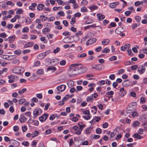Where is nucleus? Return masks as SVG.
I'll return each mask as SVG.
<instances>
[{
  "label": "nucleus",
  "instance_id": "4c0bfd02",
  "mask_svg": "<svg viewBox=\"0 0 147 147\" xmlns=\"http://www.w3.org/2000/svg\"><path fill=\"white\" fill-rule=\"evenodd\" d=\"M81 11L83 12H86L88 11V9L86 7L84 6L81 8Z\"/></svg>",
  "mask_w": 147,
  "mask_h": 147
},
{
  "label": "nucleus",
  "instance_id": "0e129e2a",
  "mask_svg": "<svg viewBox=\"0 0 147 147\" xmlns=\"http://www.w3.org/2000/svg\"><path fill=\"white\" fill-rule=\"evenodd\" d=\"M6 4L7 5H11L12 6H13L14 5V4L11 1H9L6 2Z\"/></svg>",
  "mask_w": 147,
  "mask_h": 147
},
{
  "label": "nucleus",
  "instance_id": "58836bf2",
  "mask_svg": "<svg viewBox=\"0 0 147 147\" xmlns=\"http://www.w3.org/2000/svg\"><path fill=\"white\" fill-rule=\"evenodd\" d=\"M134 136L135 138L138 139H141L143 138L142 137H141L140 135L138 134H134Z\"/></svg>",
  "mask_w": 147,
  "mask_h": 147
},
{
  "label": "nucleus",
  "instance_id": "3c124183",
  "mask_svg": "<svg viewBox=\"0 0 147 147\" xmlns=\"http://www.w3.org/2000/svg\"><path fill=\"white\" fill-rule=\"evenodd\" d=\"M83 89V87L81 86H77L76 87L77 90L76 91V92H77L78 91H80L82 90Z\"/></svg>",
  "mask_w": 147,
  "mask_h": 147
},
{
  "label": "nucleus",
  "instance_id": "a19ab883",
  "mask_svg": "<svg viewBox=\"0 0 147 147\" xmlns=\"http://www.w3.org/2000/svg\"><path fill=\"white\" fill-rule=\"evenodd\" d=\"M135 20L137 21L138 22H139L141 21V17L138 16H136L135 17Z\"/></svg>",
  "mask_w": 147,
  "mask_h": 147
},
{
  "label": "nucleus",
  "instance_id": "69168bd1",
  "mask_svg": "<svg viewBox=\"0 0 147 147\" xmlns=\"http://www.w3.org/2000/svg\"><path fill=\"white\" fill-rule=\"evenodd\" d=\"M76 19L74 17H73L71 18V20L70 22V23L72 24H74L76 22Z\"/></svg>",
  "mask_w": 147,
  "mask_h": 147
},
{
  "label": "nucleus",
  "instance_id": "37998d69",
  "mask_svg": "<svg viewBox=\"0 0 147 147\" xmlns=\"http://www.w3.org/2000/svg\"><path fill=\"white\" fill-rule=\"evenodd\" d=\"M23 12V10L21 9H18L16 12V14H20Z\"/></svg>",
  "mask_w": 147,
  "mask_h": 147
},
{
  "label": "nucleus",
  "instance_id": "4468645a",
  "mask_svg": "<svg viewBox=\"0 0 147 147\" xmlns=\"http://www.w3.org/2000/svg\"><path fill=\"white\" fill-rule=\"evenodd\" d=\"M20 121L22 123H24L27 120V119L23 115H21L19 119Z\"/></svg>",
  "mask_w": 147,
  "mask_h": 147
},
{
  "label": "nucleus",
  "instance_id": "a18cd8bd",
  "mask_svg": "<svg viewBox=\"0 0 147 147\" xmlns=\"http://www.w3.org/2000/svg\"><path fill=\"white\" fill-rule=\"evenodd\" d=\"M7 36V34L5 32L1 33L0 34V37L3 38H5Z\"/></svg>",
  "mask_w": 147,
  "mask_h": 147
},
{
  "label": "nucleus",
  "instance_id": "1a4fd4ad",
  "mask_svg": "<svg viewBox=\"0 0 147 147\" xmlns=\"http://www.w3.org/2000/svg\"><path fill=\"white\" fill-rule=\"evenodd\" d=\"M130 44L126 43L125 45L121 47V50L122 51H124L126 50H128L130 47Z\"/></svg>",
  "mask_w": 147,
  "mask_h": 147
},
{
  "label": "nucleus",
  "instance_id": "6ab92c4d",
  "mask_svg": "<svg viewBox=\"0 0 147 147\" xmlns=\"http://www.w3.org/2000/svg\"><path fill=\"white\" fill-rule=\"evenodd\" d=\"M9 80V82L10 83H12L15 80L14 78V76L12 75H11L9 76L8 77Z\"/></svg>",
  "mask_w": 147,
  "mask_h": 147
},
{
  "label": "nucleus",
  "instance_id": "774afa93",
  "mask_svg": "<svg viewBox=\"0 0 147 147\" xmlns=\"http://www.w3.org/2000/svg\"><path fill=\"white\" fill-rule=\"evenodd\" d=\"M60 51V48L58 47L56 48V49L53 50V52L55 53H56Z\"/></svg>",
  "mask_w": 147,
  "mask_h": 147
},
{
  "label": "nucleus",
  "instance_id": "2f4dec72",
  "mask_svg": "<svg viewBox=\"0 0 147 147\" xmlns=\"http://www.w3.org/2000/svg\"><path fill=\"white\" fill-rule=\"evenodd\" d=\"M110 49L108 48H105L102 51V52L104 53H108L110 52Z\"/></svg>",
  "mask_w": 147,
  "mask_h": 147
},
{
  "label": "nucleus",
  "instance_id": "603ef678",
  "mask_svg": "<svg viewBox=\"0 0 147 147\" xmlns=\"http://www.w3.org/2000/svg\"><path fill=\"white\" fill-rule=\"evenodd\" d=\"M102 131L101 129L99 128H97L96 130V133L98 134H101L102 133Z\"/></svg>",
  "mask_w": 147,
  "mask_h": 147
},
{
  "label": "nucleus",
  "instance_id": "aec40b11",
  "mask_svg": "<svg viewBox=\"0 0 147 147\" xmlns=\"http://www.w3.org/2000/svg\"><path fill=\"white\" fill-rule=\"evenodd\" d=\"M37 6V4L36 3H33L31 4V5L29 7L30 9L32 10H35V7Z\"/></svg>",
  "mask_w": 147,
  "mask_h": 147
},
{
  "label": "nucleus",
  "instance_id": "0eeeda50",
  "mask_svg": "<svg viewBox=\"0 0 147 147\" xmlns=\"http://www.w3.org/2000/svg\"><path fill=\"white\" fill-rule=\"evenodd\" d=\"M66 88L65 85L62 84L58 86L57 87V89L58 91L60 92H63L65 90Z\"/></svg>",
  "mask_w": 147,
  "mask_h": 147
},
{
  "label": "nucleus",
  "instance_id": "e433bc0d",
  "mask_svg": "<svg viewBox=\"0 0 147 147\" xmlns=\"http://www.w3.org/2000/svg\"><path fill=\"white\" fill-rule=\"evenodd\" d=\"M87 115V116L84 115L83 116V118L86 120H88L90 119L91 117V115L90 114Z\"/></svg>",
  "mask_w": 147,
  "mask_h": 147
},
{
  "label": "nucleus",
  "instance_id": "49530a36",
  "mask_svg": "<svg viewBox=\"0 0 147 147\" xmlns=\"http://www.w3.org/2000/svg\"><path fill=\"white\" fill-rule=\"evenodd\" d=\"M40 18L42 21H45L46 20L47 18V17L44 16H41Z\"/></svg>",
  "mask_w": 147,
  "mask_h": 147
},
{
  "label": "nucleus",
  "instance_id": "c03bdc74",
  "mask_svg": "<svg viewBox=\"0 0 147 147\" xmlns=\"http://www.w3.org/2000/svg\"><path fill=\"white\" fill-rule=\"evenodd\" d=\"M38 134V131H35L32 133L31 135L33 137H35L37 136Z\"/></svg>",
  "mask_w": 147,
  "mask_h": 147
},
{
  "label": "nucleus",
  "instance_id": "f257e3e1",
  "mask_svg": "<svg viewBox=\"0 0 147 147\" xmlns=\"http://www.w3.org/2000/svg\"><path fill=\"white\" fill-rule=\"evenodd\" d=\"M69 68L71 70H73L74 71H77L76 73H74V75H78L81 74L86 71L87 70L86 67H83L80 63H74L70 65Z\"/></svg>",
  "mask_w": 147,
  "mask_h": 147
},
{
  "label": "nucleus",
  "instance_id": "393cba45",
  "mask_svg": "<svg viewBox=\"0 0 147 147\" xmlns=\"http://www.w3.org/2000/svg\"><path fill=\"white\" fill-rule=\"evenodd\" d=\"M52 62H53L54 63L55 65H56L58 64L59 63V61L58 59L56 58H55L52 59L51 61Z\"/></svg>",
  "mask_w": 147,
  "mask_h": 147
},
{
  "label": "nucleus",
  "instance_id": "a211bd4d",
  "mask_svg": "<svg viewBox=\"0 0 147 147\" xmlns=\"http://www.w3.org/2000/svg\"><path fill=\"white\" fill-rule=\"evenodd\" d=\"M110 42V40L109 39H106L103 40L101 42L102 44L103 45H106L109 44Z\"/></svg>",
  "mask_w": 147,
  "mask_h": 147
},
{
  "label": "nucleus",
  "instance_id": "864d4df0",
  "mask_svg": "<svg viewBox=\"0 0 147 147\" xmlns=\"http://www.w3.org/2000/svg\"><path fill=\"white\" fill-rule=\"evenodd\" d=\"M21 51L20 50H15L14 52V53L17 55H20L21 54Z\"/></svg>",
  "mask_w": 147,
  "mask_h": 147
},
{
  "label": "nucleus",
  "instance_id": "338daca9",
  "mask_svg": "<svg viewBox=\"0 0 147 147\" xmlns=\"http://www.w3.org/2000/svg\"><path fill=\"white\" fill-rule=\"evenodd\" d=\"M138 115L136 111L133 112L132 114V117H134L136 116H138Z\"/></svg>",
  "mask_w": 147,
  "mask_h": 147
},
{
  "label": "nucleus",
  "instance_id": "052dcab7",
  "mask_svg": "<svg viewBox=\"0 0 147 147\" xmlns=\"http://www.w3.org/2000/svg\"><path fill=\"white\" fill-rule=\"evenodd\" d=\"M53 34H47V37L48 39H51L52 38H53Z\"/></svg>",
  "mask_w": 147,
  "mask_h": 147
},
{
  "label": "nucleus",
  "instance_id": "bf43d9fd",
  "mask_svg": "<svg viewBox=\"0 0 147 147\" xmlns=\"http://www.w3.org/2000/svg\"><path fill=\"white\" fill-rule=\"evenodd\" d=\"M131 13V11H127L125 12V14L126 16H128L130 15Z\"/></svg>",
  "mask_w": 147,
  "mask_h": 147
},
{
  "label": "nucleus",
  "instance_id": "f3484780",
  "mask_svg": "<svg viewBox=\"0 0 147 147\" xmlns=\"http://www.w3.org/2000/svg\"><path fill=\"white\" fill-rule=\"evenodd\" d=\"M45 7V5L42 4H39L37 6V9L39 11H41Z\"/></svg>",
  "mask_w": 147,
  "mask_h": 147
},
{
  "label": "nucleus",
  "instance_id": "39448f33",
  "mask_svg": "<svg viewBox=\"0 0 147 147\" xmlns=\"http://www.w3.org/2000/svg\"><path fill=\"white\" fill-rule=\"evenodd\" d=\"M42 113V111L40 108L36 109L34 111L33 114L34 117L39 115Z\"/></svg>",
  "mask_w": 147,
  "mask_h": 147
},
{
  "label": "nucleus",
  "instance_id": "09e8293b",
  "mask_svg": "<svg viewBox=\"0 0 147 147\" xmlns=\"http://www.w3.org/2000/svg\"><path fill=\"white\" fill-rule=\"evenodd\" d=\"M22 31L23 32H27L29 31V29L28 27H26L23 29Z\"/></svg>",
  "mask_w": 147,
  "mask_h": 147
},
{
  "label": "nucleus",
  "instance_id": "dca6fc26",
  "mask_svg": "<svg viewBox=\"0 0 147 147\" xmlns=\"http://www.w3.org/2000/svg\"><path fill=\"white\" fill-rule=\"evenodd\" d=\"M33 42H29L25 44L24 47L25 48L31 47L33 46Z\"/></svg>",
  "mask_w": 147,
  "mask_h": 147
},
{
  "label": "nucleus",
  "instance_id": "4d7b16f0",
  "mask_svg": "<svg viewBox=\"0 0 147 147\" xmlns=\"http://www.w3.org/2000/svg\"><path fill=\"white\" fill-rule=\"evenodd\" d=\"M93 22V20L92 19H89L87 20L86 22V24H90L92 23Z\"/></svg>",
  "mask_w": 147,
  "mask_h": 147
},
{
  "label": "nucleus",
  "instance_id": "8fccbe9b",
  "mask_svg": "<svg viewBox=\"0 0 147 147\" xmlns=\"http://www.w3.org/2000/svg\"><path fill=\"white\" fill-rule=\"evenodd\" d=\"M48 70H52L54 71L56 70V68L55 67H50L47 68Z\"/></svg>",
  "mask_w": 147,
  "mask_h": 147
},
{
  "label": "nucleus",
  "instance_id": "6e6552de",
  "mask_svg": "<svg viewBox=\"0 0 147 147\" xmlns=\"http://www.w3.org/2000/svg\"><path fill=\"white\" fill-rule=\"evenodd\" d=\"M145 66L144 65V66L140 65L139 66L138 68V71L141 74H143L145 71L146 69Z\"/></svg>",
  "mask_w": 147,
  "mask_h": 147
},
{
  "label": "nucleus",
  "instance_id": "b1692460",
  "mask_svg": "<svg viewBox=\"0 0 147 147\" xmlns=\"http://www.w3.org/2000/svg\"><path fill=\"white\" fill-rule=\"evenodd\" d=\"M27 90V89L25 88H24L22 89H20L18 91V93L19 94H21L24 93L25 92H26Z\"/></svg>",
  "mask_w": 147,
  "mask_h": 147
},
{
  "label": "nucleus",
  "instance_id": "423d86ee",
  "mask_svg": "<svg viewBox=\"0 0 147 147\" xmlns=\"http://www.w3.org/2000/svg\"><path fill=\"white\" fill-rule=\"evenodd\" d=\"M48 114L45 113L39 117V120L41 122H45L47 118Z\"/></svg>",
  "mask_w": 147,
  "mask_h": 147
},
{
  "label": "nucleus",
  "instance_id": "c9c22d12",
  "mask_svg": "<svg viewBox=\"0 0 147 147\" xmlns=\"http://www.w3.org/2000/svg\"><path fill=\"white\" fill-rule=\"evenodd\" d=\"M117 6V4L116 2H114L111 3L109 5V6L110 7L113 8Z\"/></svg>",
  "mask_w": 147,
  "mask_h": 147
},
{
  "label": "nucleus",
  "instance_id": "7c9ffc66",
  "mask_svg": "<svg viewBox=\"0 0 147 147\" xmlns=\"http://www.w3.org/2000/svg\"><path fill=\"white\" fill-rule=\"evenodd\" d=\"M40 39L42 42L45 43H47L48 42L47 40L46 39L45 37H41Z\"/></svg>",
  "mask_w": 147,
  "mask_h": 147
},
{
  "label": "nucleus",
  "instance_id": "4be33fe9",
  "mask_svg": "<svg viewBox=\"0 0 147 147\" xmlns=\"http://www.w3.org/2000/svg\"><path fill=\"white\" fill-rule=\"evenodd\" d=\"M88 8L92 11H94L97 9L98 8V7L96 5H91L88 7Z\"/></svg>",
  "mask_w": 147,
  "mask_h": 147
},
{
  "label": "nucleus",
  "instance_id": "5701e85b",
  "mask_svg": "<svg viewBox=\"0 0 147 147\" xmlns=\"http://www.w3.org/2000/svg\"><path fill=\"white\" fill-rule=\"evenodd\" d=\"M78 125L79 126V128L82 131L83 128L86 127V125L83 124L82 123H80L78 124Z\"/></svg>",
  "mask_w": 147,
  "mask_h": 147
},
{
  "label": "nucleus",
  "instance_id": "c85d7f7f",
  "mask_svg": "<svg viewBox=\"0 0 147 147\" xmlns=\"http://www.w3.org/2000/svg\"><path fill=\"white\" fill-rule=\"evenodd\" d=\"M93 100V95L88 96L86 98V101L87 102L92 101Z\"/></svg>",
  "mask_w": 147,
  "mask_h": 147
},
{
  "label": "nucleus",
  "instance_id": "f8f14e48",
  "mask_svg": "<svg viewBox=\"0 0 147 147\" xmlns=\"http://www.w3.org/2000/svg\"><path fill=\"white\" fill-rule=\"evenodd\" d=\"M16 38V37L15 35H13L12 36H9L7 39L6 40H7L8 42L10 43H12L14 41Z\"/></svg>",
  "mask_w": 147,
  "mask_h": 147
},
{
  "label": "nucleus",
  "instance_id": "ddd939ff",
  "mask_svg": "<svg viewBox=\"0 0 147 147\" xmlns=\"http://www.w3.org/2000/svg\"><path fill=\"white\" fill-rule=\"evenodd\" d=\"M96 16L98 18V20L99 21L102 20L105 18L104 15H102V14L100 13H97L96 14Z\"/></svg>",
  "mask_w": 147,
  "mask_h": 147
},
{
  "label": "nucleus",
  "instance_id": "cd10ccee",
  "mask_svg": "<svg viewBox=\"0 0 147 147\" xmlns=\"http://www.w3.org/2000/svg\"><path fill=\"white\" fill-rule=\"evenodd\" d=\"M92 128L90 127L87 128L85 130V134L87 135L89 134L90 133Z\"/></svg>",
  "mask_w": 147,
  "mask_h": 147
},
{
  "label": "nucleus",
  "instance_id": "6e6d98bb",
  "mask_svg": "<svg viewBox=\"0 0 147 147\" xmlns=\"http://www.w3.org/2000/svg\"><path fill=\"white\" fill-rule=\"evenodd\" d=\"M40 64V62L39 61H37L34 63V66L35 67H37L39 66Z\"/></svg>",
  "mask_w": 147,
  "mask_h": 147
},
{
  "label": "nucleus",
  "instance_id": "a878e982",
  "mask_svg": "<svg viewBox=\"0 0 147 147\" xmlns=\"http://www.w3.org/2000/svg\"><path fill=\"white\" fill-rule=\"evenodd\" d=\"M120 91L123 96H124L126 93V91L123 88H121L120 89Z\"/></svg>",
  "mask_w": 147,
  "mask_h": 147
},
{
  "label": "nucleus",
  "instance_id": "e2e57ef3",
  "mask_svg": "<svg viewBox=\"0 0 147 147\" xmlns=\"http://www.w3.org/2000/svg\"><path fill=\"white\" fill-rule=\"evenodd\" d=\"M117 59V57L115 56H112L111 58H109V60L110 61H113L116 60Z\"/></svg>",
  "mask_w": 147,
  "mask_h": 147
},
{
  "label": "nucleus",
  "instance_id": "473e14b6",
  "mask_svg": "<svg viewBox=\"0 0 147 147\" xmlns=\"http://www.w3.org/2000/svg\"><path fill=\"white\" fill-rule=\"evenodd\" d=\"M74 84V83L72 81H70L67 83L68 86L69 88H71L73 86Z\"/></svg>",
  "mask_w": 147,
  "mask_h": 147
},
{
  "label": "nucleus",
  "instance_id": "de8ad7c7",
  "mask_svg": "<svg viewBox=\"0 0 147 147\" xmlns=\"http://www.w3.org/2000/svg\"><path fill=\"white\" fill-rule=\"evenodd\" d=\"M69 97H70V96L69 94H67L62 99L63 100H64L65 101L67 100Z\"/></svg>",
  "mask_w": 147,
  "mask_h": 147
},
{
  "label": "nucleus",
  "instance_id": "f704fd0d",
  "mask_svg": "<svg viewBox=\"0 0 147 147\" xmlns=\"http://www.w3.org/2000/svg\"><path fill=\"white\" fill-rule=\"evenodd\" d=\"M100 119L101 118L100 117L94 116L93 117V120L95 121V122H98Z\"/></svg>",
  "mask_w": 147,
  "mask_h": 147
},
{
  "label": "nucleus",
  "instance_id": "2eb2a0df",
  "mask_svg": "<svg viewBox=\"0 0 147 147\" xmlns=\"http://www.w3.org/2000/svg\"><path fill=\"white\" fill-rule=\"evenodd\" d=\"M95 84L94 83H90L88 85V87L89 88L88 90L90 92L92 91L94 89V87L95 86Z\"/></svg>",
  "mask_w": 147,
  "mask_h": 147
},
{
  "label": "nucleus",
  "instance_id": "f03ea898",
  "mask_svg": "<svg viewBox=\"0 0 147 147\" xmlns=\"http://www.w3.org/2000/svg\"><path fill=\"white\" fill-rule=\"evenodd\" d=\"M24 68L20 66L16 67L12 70L13 73L16 74H20L24 72Z\"/></svg>",
  "mask_w": 147,
  "mask_h": 147
},
{
  "label": "nucleus",
  "instance_id": "79ce46f5",
  "mask_svg": "<svg viewBox=\"0 0 147 147\" xmlns=\"http://www.w3.org/2000/svg\"><path fill=\"white\" fill-rule=\"evenodd\" d=\"M132 108L130 107H127L126 110V112L127 113H131L132 112Z\"/></svg>",
  "mask_w": 147,
  "mask_h": 147
},
{
  "label": "nucleus",
  "instance_id": "412c9836",
  "mask_svg": "<svg viewBox=\"0 0 147 147\" xmlns=\"http://www.w3.org/2000/svg\"><path fill=\"white\" fill-rule=\"evenodd\" d=\"M44 54L43 53L38 54L37 56L38 59L40 60L43 59L45 57Z\"/></svg>",
  "mask_w": 147,
  "mask_h": 147
},
{
  "label": "nucleus",
  "instance_id": "680f3d73",
  "mask_svg": "<svg viewBox=\"0 0 147 147\" xmlns=\"http://www.w3.org/2000/svg\"><path fill=\"white\" fill-rule=\"evenodd\" d=\"M87 55L86 53H84L80 54L78 56L80 58H83L86 57Z\"/></svg>",
  "mask_w": 147,
  "mask_h": 147
},
{
  "label": "nucleus",
  "instance_id": "9b49d317",
  "mask_svg": "<svg viewBox=\"0 0 147 147\" xmlns=\"http://www.w3.org/2000/svg\"><path fill=\"white\" fill-rule=\"evenodd\" d=\"M124 30V29L123 27H119L115 29V32L116 34H119L123 32Z\"/></svg>",
  "mask_w": 147,
  "mask_h": 147
},
{
  "label": "nucleus",
  "instance_id": "c756f323",
  "mask_svg": "<svg viewBox=\"0 0 147 147\" xmlns=\"http://www.w3.org/2000/svg\"><path fill=\"white\" fill-rule=\"evenodd\" d=\"M36 73L39 75L43 74L44 73V71L42 69H39L37 71Z\"/></svg>",
  "mask_w": 147,
  "mask_h": 147
},
{
  "label": "nucleus",
  "instance_id": "5fc2aeb1",
  "mask_svg": "<svg viewBox=\"0 0 147 147\" xmlns=\"http://www.w3.org/2000/svg\"><path fill=\"white\" fill-rule=\"evenodd\" d=\"M57 1L58 4L60 5H63L65 4V3L61 0H57Z\"/></svg>",
  "mask_w": 147,
  "mask_h": 147
},
{
  "label": "nucleus",
  "instance_id": "9d476101",
  "mask_svg": "<svg viewBox=\"0 0 147 147\" xmlns=\"http://www.w3.org/2000/svg\"><path fill=\"white\" fill-rule=\"evenodd\" d=\"M97 40V39L96 38H93L90 39L88 40L86 42V45H89L95 42Z\"/></svg>",
  "mask_w": 147,
  "mask_h": 147
},
{
  "label": "nucleus",
  "instance_id": "72a5a7b5",
  "mask_svg": "<svg viewBox=\"0 0 147 147\" xmlns=\"http://www.w3.org/2000/svg\"><path fill=\"white\" fill-rule=\"evenodd\" d=\"M26 99L24 98H22L18 100L19 104L20 105L23 104L26 101Z\"/></svg>",
  "mask_w": 147,
  "mask_h": 147
},
{
  "label": "nucleus",
  "instance_id": "bb28decb",
  "mask_svg": "<svg viewBox=\"0 0 147 147\" xmlns=\"http://www.w3.org/2000/svg\"><path fill=\"white\" fill-rule=\"evenodd\" d=\"M116 26V24L115 22H112L110 24V25L109 26H108V28L110 29V28H111V27H115Z\"/></svg>",
  "mask_w": 147,
  "mask_h": 147
},
{
  "label": "nucleus",
  "instance_id": "7ed1b4c3",
  "mask_svg": "<svg viewBox=\"0 0 147 147\" xmlns=\"http://www.w3.org/2000/svg\"><path fill=\"white\" fill-rule=\"evenodd\" d=\"M72 131L74 134L78 135H80L81 134L82 131L77 125H75L72 127Z\"/></svg>",
  "mask_w": 147,
  "mask_h": 147
},
{
  "label": "nucleus",
  "instance_id": "13d9d810",
  "mask_svg": "<svg viewBox=\"0 0 147 147\" xmlns=\"http://www.w3.org/2000/svg\"><path fill=\"white\" fill-rule=\"evenodd\" d=\"M66 61L65 60H63L60 62V65L62 66H63L65 65Z\"/></svg>",
  "mask_w": 147,
  "mask_h": 147
},
{
  "label": "nucleus",
  "instance_id": "20e7f679",
  "mask_svg": "<svg viewBox=\"0 0 147 147\" xmlns=\"http://www.w3.org/2000/svg\"><path fill=\"white\" fill-rule=\"evenodd\" d=\"M91 67L98 70H101L104 69V66L101 64H94L92 65Z\"/></svg>",
  "mask_w": 147,
  "mask_h": 147
},
{
  "label": "nucleus",
  "instance_id": "ea45409f",
  "mask_svg": "<svg viewBox=\"0 0 147 147\" xmlns=\"http://www.w3.org/2000/svg\"><path fill=\"white\" fill-rule=\"evenodd\" d=\"M50 31V29L48 28H46L43 29L42 32L43 33H45V34L46 32H49Z\"/></svg>",
  "mask_w": 147,
  "mask_h": 147
}]
</instances>
